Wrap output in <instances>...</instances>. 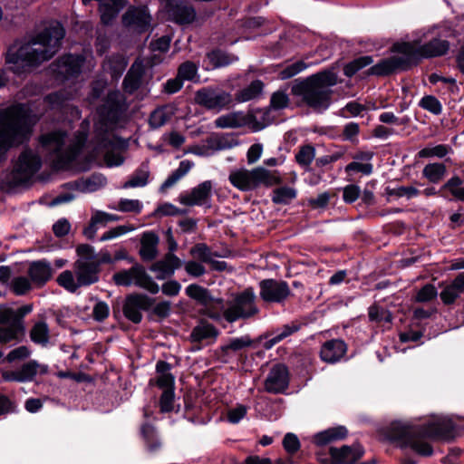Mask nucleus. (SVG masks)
<instances>
[{"label":"nucleus","mask_w":464,"mask_h":464,"mask_svg":"<svg viewBox=\"0 0 464 464\" xmlns=\"http://www.w3.org/2000/svg\"><path fill=\"white\" fill-rule=\"evenodd\" d=\"M450 147L446 144H439L434 147H425L421 149L418 152L419 158H431L438 157L440 159L444 158L449 151L450 150Z\"/></svg>","instance_id":"8fccbe9b"},{"label":"nucleus","mask_w":464,"mask_h":464,"mask_svg":"<svg viewBox=\"0 0 464 464\" xmlns=\"http://www.w3.org/2000/svg\"><path fill=\"white\" fill-rule=\"evenodd\" d=\"M31 355L30 349L25 345H21L17 348L13 349L8 353L6 357L4 359V362H7L9 363L16 362V361H24L29 358Z\"/></svg>","instance_id":"680f3d73"},{"label":"nucleus","mask_w":464,"mask_h":464,"mask_svg":"<svg viewBox=\"0 0 464 464\" xmlns=\"http://www.w3.org/2000/svg\"><path fill=\"white\" fill-rule=\"evenodd\" d=\"M363 455L364 449L360 444L343 445L330 447L328 454L318 451L316 459L320 464H356Z\"/></svg>","instance_id":"9b49d317"},{"label":"nucleus","mask_w":464,"mask_h":464,"mask_svg":"<svg viewBox=\"0 0 464 464\" xmlns=\"http://www.w3.org/2000/svg\"><path fill=\"white\" fill-rule=\"evenodd\" d=\"M419 106L434 115H440L442 112V104L433 95H425L419 102Z\"/></svg>","instance_id":"3c124183"},{"label":"nucleus","mask_w":464,"mask_h":464,"mask_svg":"<svg viewBox=\"0 0 464 464\" xmlns=\"http://www.w3.org/2000/svg\"><path fill=\"white\" fill-rule=\"evenodd\" d=\"M297 196L295 188L283 186L273 190L272 202L276 205H288Z\"/></svg>","instance_id":"79ce46f5"},{"label":"nucleus","mask_w":464,"mask_h":464,"mask_svg":"<svg viewBox=\"0 0 464 464\" xmlns=\"http://www.w3.org/2000/svg\"><path fill=\"white\" fill-rule=\"evenodd\" d=\"M140 434L142 438L146 450L150 453H155L161 448V441L158 436L157 430L154 425L148 420L140 425Z\"/></svg>","instance_id":"473e14b6"},{"label":"nucleus","mask_w":464,"mask_h":464,"mask_svg":"<svg viewBox=\"0 0 464 464\" xmlns=\"http://www.w3.org/2000/svg\"><path fill=\"white\" fill-rule=\"evenodd\" d=\"M438 295L437 288L431 284H426L417 293L415 300L418 303L430 302Z\"/></svg>","instance_id":"bf43d9fd"},{"label":"nucleus","mask_w":464,"mask_h":464,"mask_svg":"<svg viewBox=\"0 0 464 464\" xmlns=\"http://www.w3.org/2000/svg\"><path fill=\"white\" fill-rule=\"evenodd\" d=\"M169 120V116L160 109L154 110L149 118V125L151 129H159L165 125Z\"/></svg>","instance_id":"69168bd1"},{"label":"nucleus","mask_w":464,"mask_h":464,"mask_svg":"<svg viewBox=\"0 0 464 464\" xmlns=\"http://www.w3.org/2000/svg\"><path fill=\"white\" fill-rule=\"evenodd\" d=\"M261 172L264 177L261 180V185L269 188L274 185H280L283 183V179L277 170L270 171L264 167H261Z\"/></svg>","instance_id":"0e129e2a"},{"label":"nucleus","mask_w":464,"mask_h":464,"mask_svg":"<svg viewBox=\"0 0 464 464\" xmlns=\"http://www.w3.org/2000/svg\"><path fill=\"white\" fill-rule=\"evenodd\" d=\"M264 87V82L256 79L245 88L238 90L235 94V100L237 102H246L256 99L262 94Z\"/></svg>","instance_id":"72a5a7b5"},{"label":"nucleus","mask_w":464,"mask_h":464,"mask_svg":"<svg viewBox=\"0 0 464 464\" xmlns=\"http://www.w3.org/2000/svg\"><path fill=\"white\" fill-rule=\"evenodd\" d=\"M305 68H307L306 63H304L303 61H297L284 68L280 72L279 75L282 80L290 79L304 71Z\"/></svg>","instance_id":"338daca9"},{"label":"nucleus","mask_w":464,"mask_h":464,"mask_svg":"<svg viewBox=\"0 0 464 464\" xmlns=\"http://www.w3.org/2000/svg\"><path fill=\"white\" fill-rule=\"evenodd\" d=\"M385 194L389 197H396L402 198L406 197L407 198H412L420 194V190L412 186H399L396 188L386 187Z\"/></svg>","instance_id":"a18cd8bd"},{"label":"nucleus","mask_w":464,"mask_h":464,"mask_svg":"<svg viewBox=\"0 0 464 464\" xmlns=\"http://www.w3.org/2000/svg\"><path fill=\"white\" fill-rule=\"evenodd\" d=\"M447 173V167L443 162L428 163L422 169V177L432 184L441 182Z\"/></svg>","instance_id":"f704fd0d"},{"label":"nucleus","mask_w":464,"mask_h":464,"mask_svg":"<svg viewBox=\"0 0 464 464\" xmlns=\"http://www.w3.org/2000/svg\"><path fill=\"white\" fill-rule=\"evenodd\" d=\"M464 178L453 175L444 182L439 189L428 187L420 191L425 197H440L448 201H459L464 203Z\"/></svg>","instance_id":"2eb2a0df"},{"label":"nucleus","mask_w":464,"mask_h":464,"mask_svg":"<svg viewBox=\"0 0 464 464\" xmlns=\"http://www.w3.org/2000/svg\"><path fill=\"white\" fill-rule=\"evenodd\" d=\"M198 72L197 65L190 61L182 63L178 69V76L183 81H192Z\"/></svg>","instance_id":"13d9d810"},{"label":"nucleus","mask_w":464,"mask_h":464,"mask_svg":"<svg viewBox=\"0 0 464 464\" xmlns=\"http://www.w3.org/2000/svg\"><path fill=\"white\" fill-rule=\"evenodd\" d=\"M194 166V163L188 160H184L179 162L177 169L173 170L170 175L160 187V191L164 193L169 188L174 186L182 177H184Z\"/></svg>","instance_id":"c9c22d12"},{"label":"nucleus","mask_w":464,"mask_h":464,"mask_svg":"<svg viewBox=\"0 0 464 464\" xmlns=\"http://www.w3.org/2000/svg\"><path fill=\"white\" fill-rule=\"evenodd\" d=\"M157 299L142 292H132L125 295L122 303L124 317L134 324H139L143 319V313L147 314L149 321L160 322L171 314V302Z\"/></svg>","instance_id":"423d86ee"},{"label":"nucleus","mask_w":464,"mask_h":464,"mask_svg":"<svg viewBox=\"0 0 464 464\" xmlns=\"http://www.w3.org/2000/svg\"><path fill=\"white\" fill-rule=\"evenodd\" d=\"M150 176L148 162H142L140 166L134 171L130 179L125 182L123 188L144 187L148 184Z\"/></svg>","instance_id":"58836bf2"},{"label":"nucleus","mask_w":464,"mask_h":464,"mask_svg":"<svg viewBox=\"0 0 464 464\" xmlns=\"http://www.w3.org/2000/svg\"><path fill=\"white\" fill-rule=\"evenodd\" d=\"M256 296L252 287H247L238 293L231 304L224 310L223 317L228 323H234L239 319H249L259 313L256 304Z\"/></svg>","instance_id":"9d476101"},{"label":"nucleus","mask_w":464,"mask_h":464,"mask_svg":"<svg viewBox=\"0 0 464 464\" xmlns=\"http://www.w3.org/2000/svg\"><path fill=\"white\" fill-rule=\"evenodd\" d=\"M261 167L255 168L251 170L240 169L232 171L229 174V182L241 191H251L261 186L263 179Z\"/></svg>","instance_id":"f3484780"},{"label":"nucleus","mask_w":464,"mask_h":464,"mask_svg":"<svg viewBox=\"0 0 464 464\" xmlns=\"http://www.w3.org/2000/svg\"><path fill=\"white\" fill-rule=\"evenodd\" d=\"M303 325L304 324L295 320L282 326L267 329L255 338H252L249 334L230 338L227 344L220 346L216 351L218 361L222 363H228L232 353H237L246 348L270 350L285 338L298 332Z\"/></svg>","instance_id":"39448f33"},{"label":"nucleus","mask_w":464,"mask_h":464,"mask_svg":"<svg viewBox=\"0 0 464 464\" xmlns=\"http://www.w3.org/2000/svg\"><path fill=\"white\" fill-rule=\"evenodd\" d=\"M30 278L16 276L12 280L11 290L16 295H24L32 289Z\"/></svg>","instance_id":"603ef678"},{"label":"nucleus","mask_w":464,"mask_h":464,"mask_svg":"<svg viewBox=\"0 0 464 464\" xmlns=\"http://www.w3.org/2000/svg\"><path fill=\"white\" fill-rule=\"evenodd\" d=\"M190 255L201 262L208 263L211 258V249L205 243L195 244L189 251Z\"/></svg>","instance_id":"864d4df0"},{"label":"nucleus","mask_w":464,"mask_h":464,"mask_svg":"<svg viewBox=\"0 0 464 464\" xmlns=\"http://www.w3.org/2000/svg\"><path fill=\"white\" fill-rule=\"evenodd\" d=\"M37 117L26 103H15L0 111V161L7 151L29 141Z\"/></svg>","instance_id":"7ed1b4c3"},{"label":"nucleus","mask_w":464,"mask_h":464,"mask_svg":"<svg viewBox=\"0 0 464 464\" xmlns=\"http://www.w3.org/2000/svg\"><path fill=\"white\" fill-rule=\"evenodd\" d=\"M289 382L287 366L284 363H277L272 367L265 380V390L272 394H283L288 389Z\"/></svg>","instance_id":"aec40b11"},{"label":"nucleus","mask_w":464,"mask_h":464,"mask_svg":"<svg viewBox=\"0 0 464 464\" xmlns=\"http://www.w3.org/2000/svg\"><path fill=\"white\" fill-rule=\"evenodd\" d=\"M159 242L160 238L155 232L146 231L143 233L139 250V255L142 261L150 262L157 257Z\"/></svg>","instance_id":"c85d7f7f"},{"label":"nucleus","mask_w":464,"mask_h":464,"mask_svg":"<svg viewBox=\"0 0 464 464\" xmlns=\"http://www.w3.org/2000/svg\"><path fill=\"white\" fill-rule=\"evenodd\" d=\"M112 280L116 285L128 287L134 285L146 290L150 295H157L161 290L162 294L167 296H176L181 289V285L177 280H169L160 287L146 272L145 267L139 263H135L129 269H122L114 273Z\"/></svg>","instance_id":"0eeeda50"},{"label":"nucleus","mask_w":464,"mask_h":464,"mask_svg":"<svg viewBox=\"0 0 464 464\" xmlns=\"http://www.w3.org/2000/svg\"><path fill=\"white\" fill-rule=\"evenodd\" d=\"M186 295L195 300L198 304L208 306L212 303H216L220 308L223 307L224 299L214 297L208 288L198 284H191L185 289Z\"/></svg>","instance_id":"cd10ccee"},{"label":"nucleus","mask_w":464,"mask_h":464,"mask_svg":"<svg viewBox=\"0 0 464 464\" xmlns=\"http://www.w3.org/2000/svg\"><path fill=\"white\" fill-rule=\"evenodd\" d=\"M57 284L70 293H75L80 287L78 281L74 280L73 274L70 270L62 272L56 278Z\"/></svg>","instance_id":"09e8293b"},{"label":"nucleus","mask_w":464,"mask_h":464,"mask_svg":"<svg viewBox=\"0 0 464 464\" xmlns=\"http://www.w3.org/2000/svg\"><path fill=\"white\" fill-rule=\"evenodd\" d=\"M30 338L36 344L46 345L50 338L47 324L44 321L35 323L30 331Z\"/></svg>","instance_id":"a19ab883"},{"label":"nucleus","mask_w":464,"mask_h":464,"mask_svg":"<svg viewBox=\"0 0 464 464\" xmlns=\"http://www.w3.org/2000/svg\"><path fill=\"white\" fill-rule=\"evenodd\" d=\"M8 314L10 315L9 323L5 327L12 333L14 342L19 343L23 340L25 334L24 322L14 313V309H10Z\"/></svg>","instance_id":"ea45409f"},{"label":"nucleus","mask_w":464,"mask_h":464,"mask_svg":"<svg viewBox=\"0 0 464 464\" xmlns=\"http://www.w3.org/2000/svg\"><path fill=\"white\" fill-rule=\"evenodd\" d=\"M282 444L284 450L290 455H295L299 451L301 448V443L298 437L291 432H288L285 435Z\"/></svg>","instance_id":"052dcab7"},{"label":"nucleus","mask_w":464,"mask_h":464,"mask_svg":"<svg viewBox=\"0 0 464 464\" xmlns=\"http://www.w3.org/2000/svg\"><path fill=\"white\" fill-rule=\"evenodd\" d=\"M344 171L348 176H352L354 172H361L363 175H371L373 171V165L372 163L352 161L345 166Z\"/></svg>","instance_id":"6e6d98bb"},{"label":"nucleus","mask_w":464,"mask_h":464,"mask_svg":"<svg viewBox=\"0 0 464 464\" xmlns=\"http://www.w3.org/2000/svg\"><path fill=\"white\" fill-rule=\"evenodd\" d=\"M234 136H236L235 133H225L219 137H208L206 140L208 148L213 150L232 149L239 144Z\"/></svg>","instance_id":"4c0bfd02"},{"label":"nucleus","mask_w":464,"mask_h":464,"mask_svg":"<svg viewBox=\"0 0 464 464\" xmlns=\"http://www.w3.org/2000/svg\"><path fill=\"white\" fill-rule=\"evenodd\" d=\"M347 352V344L342 339L325 341L320 350V358L323 362L335 363L339 362Z\"/></svg>","instance_id":"bb28decb"},{"label":"nucleus","mask_w":464,"mask_h":464,"mask_svg":"<svg viewBox=\"0 0 464 464\" xmlns=\"http://www.w3.org/2000/svg\"><path fill=\"white\" fill-rule=\"evenodd\" d=\"M206 58L213 69L228 66L234 61L237 60V58L233 54H230L220 48H214L208 52Z\"/></svg>","instance_id":"e433bc0d"},{"label":"nucleus","mask_w":464,"mask_h":464,"mask_svg":"<svg viewBox=\"0 0 464 464\" xmlns=\"http://www.w3.org/2000/svg\"><path fill=\"white\" fill-rule=\"evenodd\" d=\"M118 210L140 214L142 210V203L138 199L121 198L118 203Z\"/></svg>","instance_id":"e2e57ef3"},{"label":"nucleus","mask_w":464,"mask_h":464,"mask_svg":"<svg viewBox=\"0 0 464 464\" xmlns=\"http://www.w3.org/2000/svg\"><path fill=\"white\" fill-rule=\"evenodd\" d=\"M54 271L46 259H40L30 263L27 275L33 285L41 288L53 277Z\"/></svg>","instance_id":"b1692460"},{"label":"nucleus","mask_w":464,"mask_h":464,"mask_svg":"<svg viewBox=\"0 0 464 464\" xmlns=\"http://www.w3.org/2000/svg\"><path fill=\"white\" fill-rule=\"evenodd\" d=\"M212 196V181L205 180L193 188L188 194H180L179 200L182 205L203 206Z\"/></svg>","instance_id":"412c9836"},{"label":"nucleus","mask_w":464,"mask_h":464,"mask_svg":"<svg viewBox=\"0 0 464 464\" xmlns=\"http://www.w3.org/2000/svg\"><path fill=\"white\" fill-rule=\"evenodd\" d=\"M373 63V58L371 55H362L357 58H354L348 63H346L343 67V74L346 77L352 78L360 70L365 68L366 66L372 64Z\"/></svg>","instance_id":"37998d69"},{"label":"nucleus","mask_w":464,"mask_h":464,"mask_svg":"<svg viewBox=\"0 0 464 464\" xmlns=\"http://www.w3.org/2000/svg\"><path fill=\"white\" fill-rule=\"evenodd\" d=\"M455 428V423L448 418H440L423 424L393 421L386 429L385 436L401 450L411 448L421 457H430L434 452L433 447L423 440H450L454 439Z\"/></svg>","instance_id":"f03ea898"},{"label":"nucleus","mask_w":464,"mask_h":464,"mask_svg":"<svg viewBox=\"0 0 464 464\" xmlns=\"http://www.w3.org/2000/svg\"><path fill=\"white\" fill-rule=\"evenodd\" d=\"M74 272L79 286H89L100 280L101 267L98 263L83 262L79 259L74 263Z\"/></svg>","instance_id":"4be33fe9"},{"label":"nucleus","mask_w":464,"mask_h":464,"mask_svg":"<svg viewBox=\"0 0 464 464\" xmlns=\"http://www.w3.org/2000/svg\"><path fill=\"white\" fill-rule=\"evenodd\" d=\"M449 50L450 42L438 37L419 46L412 42H396L391 47L392 53L408 54L414 67L419 66L423 59L443 56L448 53Z\"/></svg>","instance_id":"6e6552de"},{"label":"nucleus","mask_w":464,"mask_h":464,"mask_svg":"<svg viewBox=\"0 0 464 464\" xmlns=\"http://www.w3.org/2000/svg\"><path fill=\"white\" fill-rule=\"evenodd\" d=\"M196 102L208 110H218L229 105L231 95L223 90L202 88L196 92Z\"/></svg>","instance_id":"dca6fc26"},{"label":"nucleus","mask_w":464,"mask_h":464,"mask_svg":"<svg viewBox=\"0 0 464 464\" xmlns=\"http://www.w3.org/2000/svg\"><path fill=\"white\" fill-rule=\"evenodd\" d=\"M84 63L82 54L69 53L58 57L50 68L56 80L65 82L78 78Z\"/></svg>","instance_id":"f8f14e48"},{"label":"nucleus","mask_w":464,"mask_h":464,"mask_svg":"<svg viewBox=\"0 0 464 464\" xmlns=\"http://www.w3.org/2000/svg\"><path fill=\"white\" fill-rule=\"evenodd\" d=\"M464 293V274H459L440 294L442 303L450 305Z\"/></svg>","instance_id":"2f4dec72"},{"label":"nucleus","mask_w":464,"mask_h":464,"mask_svg":"<svg viewBox=\"0 0 464 464\" xmlns=\"http://www.w3.org/2000/svg\"><path fill=\"white\" fill-rule=\"evenodd\" d=\"M338 83L337 73L325 69L304 79H297L291 87V93L301 98V102L316 112L326 111L333 99L332 87Z\"/></svg>","instance_id":"20e7f679"},{"label":"nucleus","mask_w":464,"mask_h":464,"mask_svg":"<svg viewBox=\"0 0 464 464\" xmlns=\"http://www.w3.org/2000/svg\"><path fill=\"white\" fill-rule=\"evenodd\" d=\"M360 133V126L358 123L351 121L344 125L342 134L343 140H348L352 143L358 142V135Z\"/></svg>","instance_id":"4d7b16f0"},{"label":"nucleus","mask_w":464,"mask_h":464,"mask_svg":"<svg viewBox=\"0 0 464 464\" xmlns=\"http://www.w3.org/2000/svg\"><path fill=\"white\" fill-rule=\"evenodd\" d=\"M425 331L426 329L422 325H420L419 324L414 325V323H411L408 329L400 334V341L401 343L420 342L424 336Z\"/></svg>","instance_id":"c03bdc74"},{"label":"nucleus","mask_w":464,"mask_h":464,"mask_svg":"<svg viewBox=\"0 0 464 464\" xmlns=\"http://www.w3.org/2000/svg\"><path fill=\"white\" fill-rule=\"evenodd\" d=\"M151 15L146 6H130L121 16L122 25L140 34L146 33L150 26Z\"/></svg>","instance_id":"a211bd4d"},{"label":"nucleus","mask_w":464,"mask_h":464,"mask_svg":"<svg viewBox=\"0 0 464 464\" xmlns=\"http://www.w3.org/2000/svg\"><path fill=\"white\" fill-rule=\"evenodd\" d=\"M64 36L63 25L55 21L40 32L33 44L10 45L5 53V64L17 75L30 72L56 54Z\"/></svg>","instance_id":"f257e3e1"},{"label":"nucleus","mask_w":464,"mask_h":464,"mask_svg":"<svg viewBox=\"0 0 464 464\" xmlns=\"http://www.w3.org/2000/svg\"><path fill=\"white\" fill-rule=\"evenodd\" d=\"M85 192H94L104 187L107 184L106 177L102 173H92L88 178L84 179Z\"/></svg>","instance_id":"de8ad7c7"},{"label":"nucleus","mask_w":464,"mask_h":464,"mask_svg":"<svg viewBox=\"0 0 464 464\" xmlns=\"http://www.w3.org/2000/svg\"><path fill=\"white\" fill-rule=\"evenodd\" d=\"M348 434L349 431L345 426L337 425L314 434L312 442L316 447H324L345 440Z\"/></svg>","instance_id":"a878e982"},{"label":"nucleus","mask_w":464,"mask_h":464,"mask_svg":"<svg viewBox=\"0 0 464 464\" xmlns=\"http://www.w3.org/2000/svg\"><path fill=\"white\" fill-rule=\"evenodd\" d=\"M414 68L408 54L392 55L381 59L363 73L366 76L388 77L401 72H409Z\"/></svg>","instance_id":"ddd939ff"},{"label":"nucleus","mask_w":464,"mask_h":464,"mask_svg":"<svg viewBox=\"0 0 464 464\" xmlns=\"http://www.w3.org/2000/svg\"><path fill=\"white\" fill-rule=\"evenodd\" d=\"M215 126L220 129L241 128L248 124H253V130L259 131L265 125L259 122L253 114L244 115L242 111H233L221 115L214 121Z\"/></svg>","instance_id":"6ab92c4d"},{"label":"nucleus","mask_w":464,"mask_h":464,"mask_svg":"<svg viewBox=\"0 0 464 464\" xmlns=\"http://www.w3.org/2000/svg\"><path fill=\"white\" fill-rule=\"evenodd\" d=\"M39 362L36 360H29L22 364L19 369L2 372L5 382H33L38 374Z\"/></svg>","instance_id":"5701e85b"},{"label":"nucleus","mask_w":464,"mask_h":464,"mask_svg":"<svg viewBox=\"0 0 464 464\" xmlns=\"http://www.w3.org/2000/svg\"><path fill=\"white\" fill-rule=\"evenodd\" d=\"M41 167V157L30 148L24 149L11 173V180L8 181V186L15 188L27 184L31 178L39 171Z\"/></svg>","instance_id":"1a4fd4ad"},{"label":"nucleus","mask_w":464,"mask_h":464,"mask_svg":"<svg viewBox=\"0 0 464 464\" xmlns=\"http://www.w3.org/2000/svg\"><path fill=\"white\" fill-rule=\"evenodd\" d=\"M169 13L172 20L179 25L189 24L196 18L195 8L185 0L169 3Z\"/></svg>","instance_id":"393cba45"},{"label":"nucleus","mask_w":464,"mask_h":464,"mask_svg":"<svg viewBox=\"0 0 464 464\" xmlns=\"http://www.w3.org/2000/svg\"><path fill=\"white\" fill-rule=\"evenodd\" d=\"M219 334L218 329L205 319H201L189 335L190 342L193 343H201L205 340L212 339L215 341Z\"/></svg>","instance_id":"7c9ffc66"},{"label":"nucleus","mask_w":464,"mask_h":464,"mask_svg":"<svg viewBox=\"0 0 464 464\" xmlns=\"http://www.w3.org/2000/svg\"><path fill=\"white\" fill-rule=\"evenodd\" d=\"M128 0H113L107 3H100L98 11L100 13L101 24L109 26L118 16L120 11L123 9Z\"/></svg>","instance_id":"c756f323"},{"label":"nucleus","mask_w":464,"mask_h":464,"mask_svg":"<svg viewBox=\"0 0 464 464\" xmlns=\"http://www.w3.org/2000/svg\"><path fill=\"white\" fill-rule=\"evenodd\" d=\"M315 149L312 144H306L300 147L295 155V161L301 167H308L314 160Z\"/></svg>","instance_id":"49530a36"},{"label":"nucleus","mask_w":464,"mask_h":464,"mask_svg":"<svg viewBox=\"0 0 464 464\" xmlns=\"http://www.w3.org/2000/svg\"><path fill=\"white\" fill-rule=\"evenodd\" d=\"M110 307L104 301H98L92 308V318L96 322L102 323L109 317Z\"/></svg>","instance_id":"774afa93"},{"label":"nucleus","mask_w":464,"mask_h":464,"mask_svg":"<svg viewBox=\"0 0 464 464\" xmlns=\"http://www.w3.org/2000/svg\"><path fill=\"white\" fill-rule=\"evenodd\" d=\"M289 97L285 91L275 92L270 98V106L276 111L283 110L289 105Z\"/></svg>","instance_id":"5fc2aeb1"},{"label":"nucleus","mask_w":464,"mask_h":464,"mask_svg":"<svg viewBox=\"0 0 464 464\" xmlns=\"http://www.w3.org/2000/svg\"><path fill=\"white\" fill-rule=\"evenodd\" d=\"M259 296L264 303L284 304L293 296L289 285L285 280L274 278L263 279L259 282Z\"/></svg>","instance_id":"4468645a"}]
</instances>
